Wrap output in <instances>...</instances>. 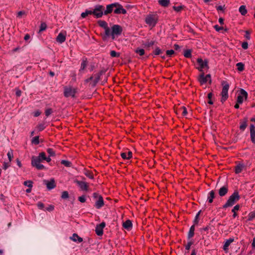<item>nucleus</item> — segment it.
<instances>
[{"instance_id":"obj_21","label":"nucleus","mask_w":255,"mask_h":255,"mask_svg":"<svg viewBox=\"0 0 255 255\" xmlns=\"http://www.w3.org/2000/svg\"><path fill=\"white\" fill-rule=\"evenodd\" d=\"M70 239L75 242L79 243L83 242V239L75 233L72 235V236L70 237Z\"/></svg>"},{"instance_id":"obj_58","label":"nucleus","mask_w":255,"mask_h":255,"mask_svg":"<svg viewBox=\"0 0 255 255\" xmlns=\"http://www.w3.org/2000/svg\"><path fill=\"white\" fill-rule=\"evenodd\" d=\"M54 206L52 205H49L47 208H46V210L48 211H52L54 210Z\"/></svg>"},{"instance_id":"obj_60","label":"nucleus","mask_w":255,"mask_h":255,"mask_svg":"<svg viewBox=\"0 0 255 255\" xmlns=\"http://www.w3.org/2000/svg\"><path fill=\"white\" fill-rule=\"evenodd\" d=\"M9 166V163H6V162L3 163V168L4 170H6Z\"/></svg>"},{"instance_id":"obj_56","label":"nucleus","mask_w":255,"mask_h":255,"mask_svg":"<svg viewBox=\"0 0 255 255\" xmlns=\"http://www.w3.org/2000/svg\"><path fill=\"white\" fill-rule=\"evenodd\" d=\"M242 47L244 49H247L248 48V43L247 42H244L242 44Z\"/></svg>"},{"instance_id":"obj_46","label":"nucleus","mask_w":255,"mask_h":255,"mask_svg":"<svg viewBox=\"0 0 255 255\" xmlns=\"http://www.w3.org/2000/svg\"><path fill=\"white\" fill-rule=\"evenodd\" d=\"M154 44V41H150L146 42V43H145L144 44V45L145 47H149L152 46Z\"/></svg>"},{"instance_id":"obj_49","label":"nucleus","mask_w":255,"mask_h":255,"mask_svg":"<svg viewBox=\"0 0 255 255\" xmlns=\"http://www.w3.org/2000/svg\"><path fill=\"white\" fill-rule=\"evenodd\" d=\"M173 9L177 11V12H179L181 10V9L183 8V6L182 5H180V6H174L173 7Z\"/></svg>"},{"instance_id":"obj_62","label":"nucleus","mask_w":255,"mask_h":255,"mask_svg":"<svg viewBox=\"0 0 255 255\" xmlns=\"http://www.w3.org/2000/svg\"><path fill=\"white\" fill-rule=\"evenodd\" d=\"M24 14H25V12L24 11H19L17 13V16L20 17Z\"/></svg>"},{"instance_id":"obj_26","label":"nucleus","mask_w":255,"mask_h":255,"mask_svg":"<svg viewBox=\"0 0 255 255\" xmlns=\"http://www.w3.org/2000/svg\"><path fill=\"white\" fill-rule=\"evenodd\" d=\"M240 206L239 204H237L232 209V212L233 213V217L234 218H236L238 216L237 212L240 210Z\"/></svg>"},{"instance_id":"obj_30","label":"nucleus","mask_w":255,"mask_h":255,"mask_svg":"<svg viewBox=\"0 0 255 255\" xmlns=\"http://www.w3.org/2000/svg\"><path fill=\"white\" fill-rule=\"evenodd\" d=\"M247 127V120L245 119L244 121H242L240 123V128L241 130L244 131Z\"/></svg>"},{"instance_id":"obj_25","label":"nucleus","mask_w":255,"mask_h":255,"mask_svg":"<svg viewBox=\"0 0 255 255\" xmlns=\"http://www.w3.org/2000/svg\"><path fill=\"white\" fill-rule=\"evenodd\" d=\"M46 185L47 188L49 190L54 188L56 186L54 179H51L50 181H47Z\"/></svg>"},{"instance_id":"obj_55","label":"nucleus","mask_w":255,"mask_h":255,"mask_svg":"<svg viewBox=\"0 0 255 255\" xmlns=\"http://www.w3.org/2000/svg\"><path fill=\"white\" fill-rule=\"evenodd\" d=\"M38 208L39 209L42 210L44 208V205L42 202H38L37 204Z\"/></svg>"},{"instance_id":"obj_27","label":"nucleus","mask_w":255,"mask_h":255,"mask_svg":"<svg viewBox=\"0 0 255 255\" xmlns=\"http://www.w3.org/2000/svg\"><path fill=\"white\" fill-rule=\"evenodd\" d=\"M87 61L86 58H83L82 59V63L81 64V67L80 69V71L82 72V71L84 70L86 67L87 66Z\"/></svg>"},{"instance_id":"obj_18","label":"nucleus","mask_w":255,"mask_h":255,"mask_svg":"<svg viewBox=\"0 0 255 255\" xmlns=\"http://www.w3.org/2000/svg\"><path fill=\"white\" fill-rule=\"evenodd\" d=\"M115 6V3L108 4L106 6V9L104 11V14L107 15L111 13L113 10V8Z\"/></svg>"},{"instance_id":"obj_10","label":"nucleus","mask_w":255,"mask_h":255,"mask_svg":"<svg viewBox=\"0 0 255 255\" xmlns=\"http://www.w3.org/2000/svg\"><path fill=\"white\" fill-rule=\"evenodd\" d=\"M248 96V93L244 89H241L237 97V102L238 103V104H242L244 100L247 99Z\"/></svg>"},{"instance_id":"obj_64","label":"nucleus","mask_w":255,"mask_h":255,"mask_svg":"<svg viewBox=\"0 0 255 255\" xmlns=\"http://www.w3.org/2000/svg\"><path fill=\"white\" fill-rule=\"evenodd\" d=\"M252 246L253 248H255V237L253 238Z\"/></svg>"},{"instance_id":"obj_43","label":"nucleus","mask_w":255,"mask_h":255,"mask_svg":"<svg viewBox=\"0 0 255 255\" xmlns=\"http://www.w3.org/2000/svg\"><path fill=\"white\" fill-rule=\"evenodd\" d=\"M166 53L167 56L170 57L174 54V51L172 49L167 50L166 52Z\"/></svg>"},{"instance_id":"obj_50","label":"nucleus","mask_w":255,"mask_h":255,"mask_svg":"<svg viewBox=\"0 0 255 255\" xmlns=\"http://www.w3.org/2000/svg\"><path fill=\"white\" fill-rule=\"evenodd\" d=\"M78 200L81 203L85 202L86 200V196L85 195H82L81 196L79 197Z\"/></svg>"},{"instance_id":"obj_37","label":"nucleus","mask_w":255,"mask_h":255,"mask_svg":"<svg viewBox=\"0 0 255 255\" xmlns=\"http://www.w3.org/2000/svg\"><path fill=\"white\" fill-rule=\"evenodd\" d=\"M61 163L66 167H70L71 165V162L66 160H62Z\"/></svg>"},{"instance_id":"obj_17","label":"nucleus","mask_w":255,"mask_h":255,"mask_svg":"<svg viewBox=\"0 0 255 255\" xmlns=\"http://www.w3.org/2000/svg\"><path fill=\"white\" fill-rule=\"evenodd\" d=\"M121 156L124 159H129L132 157V153L130 151H127L121 153Z\"/></svg>"},{"instance_id":"obj_63","label":"nucleus","mask_w":255,"mask_h":255,"mask_svg":"<svg viewBox=\"0 0 255 255\" xmlns=\"http://www.w3.org/2000/svg\"><path fill=\"white\" fill-rule=\"evenodd\" d=\"M183 112H182V115L183 116H186L187 114V110H186V109L185 107H183Z\"/></svg>"},{"instance_id":"obj_61","label":"nucleus","mask_w":255,"mask_h":255,"mask_svg":"<svg viewBox=\"0 0 255 255\" xmlns=\"http://www.w3.org/2000/svg\"><path fill=\"white\" fill-rule=\"evenodd\" d=\"M192 242H190L187 243V244L185 246V249L186 250H189L190 249L191 246L192 245Z\"/></svg>"},{"instance_id":"obj_23","label":"nucleus","mask_w":255,"mask_h":255,"mask_svg":"<svg viewBox=\"0 0 255 255\" xmlns=\"http://www.w3.org/2000/svg\"><path fill=\"white\" fill-rule=\"evenodd\" d=\"M228 188L227 186L222 187L219 190V194L220 196H224L228 192Z\"/></svg>"},{"instance_id":"obj_32","label":"nucleus","mask_w":255,"mask_h":255,"mask_svg":"<svg viewBox=\"0 0 255 255\" xmlns=\"http://www.w3.org/2000/svg\"><path fill=\"white\" fill-rule=\"evenodd\" d=\"M236 66L238 71L241 72L244 69V64L242 62L237 63Z\"/></svg>"},{"instance_id":"obj_51","label":"nucleus","mask_w":255,"mask_h":255,"mask_svg":"<svg viewBox=\"0 0 255 255\" xmlns=\"http://www.w3.org/2000/svg\"><path fill=\"white\" fill-rule=\"evenodd\" d=\"M255 133V126L252 124L250 126V134Z\"/></svg>"},{"instance_id":"obj_53","label":"nucleus","mask_w":255,"mask_h":255,"mask_svg":"<svg viewBox=\"0 0 255 255\" xmlns=\"http://www.w3.org/2000/svg\"><path fill=\"white\" fill-rule=\"evenodd\" d=\"M52 113V111L51 109H48L45 111V114L46 116L47 117L50 116Z\"/></svg>"},{"instance_id":"obj_24","label":"nucleus","mask_w":255,"mask_h":255,"mask_svg":"<svg viewBox=\"0 0 255 255\" xmlns=\"http://www.w3.org/2000/svg\"><path fill=\"white\" fill-rule=\"evenodd\" d=\"M215 198V192L213 190L211 191L208 194L207 201L209 203L213 202V199Z\"/></svg>"},{"instance_id":"obj_48","label":"nucleus","mask_w":255,"mask_h":255,"mask_svg":"<svg viewBox=\"0 0 255 255\" xmlns=\"http://www.w3.org/2000/svg\"><path fill=\"white\" fill-rule=\"evenodd\" d=\"M161 53L162 51L159 47H156L154 51V54L156 55H159Z\"/></svg>"},{"instance_id":"obj_42","label":"nucleus","mask_w":255,"mask_h":255,"mask_svg":"<svg viewBox=\"0 0 255 255\" xmlns=\"http://www.w3.org/2000/svg\"><path fill=\"white\" fill-rule=\"evenodd\" d=\"M32 142L35 144H38L39 143V136H36L32 139Z\"/></svg>"},{"instance_id":"obj_40","label":"nucleus","mask_w":255,"mask_h":255,"mask_svg":"<svg viewBox=\"0 0 255 255\" xmlns=\"http://www.w3.org/2000/svg\"><path fill=\"white\" fill-rule=\"evenodd\" d=\"M110 55L112 57H118L120 56V54L114 50H112L110 52Z\"/></svg>"},{"instance_id":"obj_2","label":"nucleus","mask_w":255,"mask_h":255,"mask_svg":"<svg viewBox=\"0 0 255 255\" xmlns=\"http://www.w3.org/2000/svg\"><path fill=\"white\" fill-rule=\"evenodd\" d=\"M240 199V196L238 192H234L229 198L226 203L223 205V208H226L233 206L235 203Z\"/></svg>"},{"instance_id":"obj_13","label":"nucleus","mask_w":255,"mask_h":255,"mask_svg":"<svg viewBox=\"0 0 255 255\" xmlns=\"http://www.w3.org/2000/svg\"><path fill=\"white\" fill-rule=\"evenodd\" d=\"M116 8L114 10V13L116 14H126L127 10L123 7V6L118 2H115V6Z\"/></svg>"},{"instance_id":"obj_36","label":"nucleus","mask_w":255,"mask_h":255,"mask_svg":"<svg viewBox=\"0 0 255 255\" xmlns=\"http://www.w3.org/2000/svg\"><path fill=\"white\" fill-rule=\"evenodd\" d=\"M7 157H8V160H9V162L10 163L11 160H12V159L13 158V151L11 149H10L7 153Z\"/></svg>"},{"instance_id":"obj_15","label":"nucleus","mask_w":255,"mask_h":255,"mask_svg":"<svg viewBox=\"0 0 255 255\" xmlns=\"http://www.w3.org/2000/svg\"><path fill=\"white\" fill-rule=\"evenodd\" d=\"M75 183L78 185L81 190L84 191H88L89 186L87 182L83 181L75 180Z\"/></svg>"},{"instance_id":"obj_6","label":"nucleus","mask_w":255,"mask_h":255,"mask_svg":"<svg viewBox=\"0 0 255 255\" xmlns=\"http://www.w3.org/2000/svg\"><path fill=\"white\" fill-rule=\"evenodd\" d=\"M98 23L100 26L104 29L105 33L103 36V39L104 41H107V36L109 35L110 32V27H108V24L105 21L100 20Z\"/></svg>"},{"instance_id":"obj_29","label":"nucleus","mask_w":255,"mask_h":255,"mask_svg":"<svg viewBox=\"0 0 255 255\" xmlns=\"http://www.w3.org/2000/svg\"><path fill=\"white\" fill-rule=\"evenodd\" d=\"M158 3L162 6L166 7L170 3V0H159Z\"/></svg>"},{"instance_id":"obj_45","label":"nucleus","mask_w":255,"mask_h":255,"mask_svg":"<svg viewBox=\"0 0 255 255\" xmlns=\"http://www.w3.org/2000/svg\"><path fill=\"white\" fill-rule=\"evenodd\" d=\"M69 197V194L67 191H63L62 193L61 198L62 199H67Z\"/></svg>"},{"instance_id":"obj_41","label":"nucleus","mask_w":255,"mask_h":255,"mask_svg":"<svg viewBox=\"0 0 255 255\" xmlns=\"http://www.w3.org/2000/svg\"><path fill=\"white\" fill-rule=\"evenodd\" d=\"M37 157L42 161L43 160H44L46 159V156L44 152H41L39 154V155Z\"/></svg>"},{"instance_id":"obj_38","label":"nucleus","mask_w":255,"mask_h":255,"mask_svg":"<svg viewBox=\"0 0 255 255\" xmlns=\"http://www.w3.org/2000/svg\"><path fill=\"white\" fill-rule=\"evenodd\" d=\"M23 184L30 188L32 187L33 182L30 180H27L24 182Z\"/></svg>"},{"instance_id":"obj_28","label":"nucleus","mask_w":255,"mask_h":255,"mask_svg":"<svg viewBox=\"0 0 255 255\" xmlns=\"http://www.w3.org/2000/svg\"><path fill=\"white\" fill-rule=\"evenodd\" d=\"M194 231H195V226L194 225H192L189 230V231L188 232V238L189 239H190L192 238L194 235Z\"/></svg>"},{"instance_id":"obj_3","label":"nucleus","mask_w":255,"mask_h":255,"mask_svg":"<svg viewBox=\"0 0 255 255\" xmlns=\"http://www.w3.org/2000/svg\"><path fill=\"white\" fill-rule=\"evenodd\" d=\"M222 85L223 86L221 92V102L223 103L228 98V90L229 89V84L227 81H223L222 82Z\"/></svg>"},{"instance_id":"obj_16","label":"nucleus","mask_w":255,"mask_h":255,"mask_svg":"<svg viewBox=\"0 0 255 255\" xmlns=\"http://www.w3.org/2000/svg\"><path fill=\"white\" fill-rule=\"evenodd\" d=\"M66 40V34L60 32L58 34L56 37V41L59 43H63Z\"/></svg>"},{"instance_id":"obj_57","label":"nucleus","mask_w":255,"mask_h":255,"mask_svg":"<svg viewBox=\"0 0 255 255\" xmlns=\"http://www.w3.org/2000/svg\"><path fill=\"white\" fill-rule=\"evenodd\" d=\"M214 28L216 29L217 31H220V30L223 29V27L221 26H219L218 25H215L214 26Z\"/></svg>"},{"instance_id":"obj_1","label":"nucleus","mask_w":255,"mask_h":255,"mask_svg":"<svg viewBox=\"0 0 255 255\" xmlns=\"http://www.w3.org/2000/svg\"><path fill=\"white\" fill-rule=\"evenodd\" d=\"M122 32L123 28L121 26L118 24L113 25L111 28H110V32L107 36V40L110 37L112 40H115L117 37L121 35Z\"/></svg>"},{"instance_id":"obj_20","label":"nucleus","mask_w":255,"mask_h":255,"mask_svg":"<svg viewBox=\"0 0 255 255\" xmlns=\"http://www.w3.org/2000/svg\"><path fill=\"white\" fill-rule=\"evenodd\" d=\"M234 239L230 238L226 241L223 246V250L227 253L228 251V248L232 243L234 242Z\"/></svg>"},{"instance_id":"obj_52","label":"nucleus","mask_w":255,"mask_h":255,"mask_svg":"<svg viewBox=\"0 0 255 255\" xmlns=\"http://www.w3.org/2000/svg\"><path fill=\"white\" fill-rule=\"evenodd\" d=\"M37 128L39 131H42L45 128V126L43 124H40L37 126Z\"/></svg>"},{"instance_id":"obj_59","label":"nucleus","mask_w":255,"mask_h":255,"mask_svg":"<svg viewBox=\"0 0 255 255\" xmlns=\"http://www.w3.org/2000/svg\"><path fill=\"white\" fill-rule=\"evenodd\" d=\"M251 138L253 143H255V133L250 134Z\"/></svg>"},{"instance_id":"obj_33","label":"nucleus","mask_w":255,"mask_h":255,"mask_svg":"<svg viewBox=\"0 0 255 255\" xmlns=\"http://www.w3.org/2000/svg\"><path fill=\"white\" fill-rule=\"evenodd\" d=\"M135 52L138 54H139L140 56H142L144 54L145 51L142 48H137L135 49Z\"/></svg>"},{"instance_id":"obj_11","label":"nucleus","mask_w":255,"mask_h":255,"mask_svg":"<svg viewBox=\"0 0 255 255\" xmlns=\"http://www.w3.org/2000/svg\"><path fill=\"white\" fill-rule=\"evenodd\" d=\"M104 6L101 5H97L95 6L93 10H92V14H94L97 18L101 17L103 14Z\"/></svg>"},{"instance_id":"obj_4","label":"nucleus","mask_w":255,"mask_h":255,"mask_svg":"<svg viewBox=\"0 0 255 255\" xmlns=\"http://www.w3.org/2000/svg\"><path fill=\"white\" fill-rule=\"evenodd\" d=\"M198 66L196 68L200 71L203 72L204 69H208V61L207 60H203L202 58H199L197 60Z\"/></svg>"},{"instance_id":"obj_12","label":"nucleus","mask_w":255,"mask_h":255,"mask_svg":"<svg viewBox=\"0 0 255 255\" xmlns=\"http://www.w3.org/2000/svg\"><path fill=\"white\" fill-rule=\"evenodd\" d=\"M145 21L148 25L154 27L157 23V18L155 15L149 14L145 18Z\"/></svg>"},{"instance_id":"obj_44","label":"nucleus","mask_w":255,"mask_h":255,"mask_svg":"<svg viewBox=\"0 0 255 255\" xmlns=\"http://www.w3.org/2000/svg\"><path fill=\"white\" fill-rule=\"evenodd\" d=\"M48 153L50 156H54L55 155V152L52 148H48L47 150Z\"/></svg>"},{"instance_id":"obj_54","label":"nucleus","mask_w":255,"mask_h":255,"mask_svg":"<svg viewBox=\"0 0 255 255\" xmlns=\"http://www.w3.org/2000/svg\"><path fill=\"white\" fill-rule=\"evenodd\" d=\"M85 174L86 176H87L90 179H93L94 178L93 174L89 171L85 172Z\"/></svg>"},{"instance_id":"obj_39","label":"nucleus","mask_w":255,"mask_h":255,"mask_svg":"<svg viewBox=\"0 0 255 255\" xmlns=\"http://www.w3.org/2000/svg\"><path fill=\"white\" fill-rule=\"evenodd\" d=\"M46 28H47L46 24L44 22L41 23L40 24V26L39 32H41V31L45 30L46 29Z\"/></svg>"},{"instance_id":"obj_35","label":"nucleus","mask_w":255,"mask_h":255,"mask_svg":"<svg viewBox=\"0 0 255 255\" xmlns=\"http://www.w3.org/2000/svg\"><path fill=\"white\" fill-rule=\"evenodd\" d=\"M184 56L186 58H190L191 57V50L190 49L186 50L184 51Z\"/></svg>"},{"instance_id":"obj_9","label":"nucleus","mask_w":255,"mask_h":255,"mask_svg":"<svg viewBox=\"0 0 255 255\" xmlns=\"http://www.w3.org/2000/svg\"><path fill=\"white\" fill-rule=\"evenodd\" d=\"M198 79L201 85L205 84L207 82H209L210 83H211L212 81L211 75L207 74L205 75L203 72L200 74Z\"/></svg>"},{"instance_id":"obj_7","label":"nucleus","mask_w":255,"mask_h":255,"mask_svg":"<svg viewBox=\"0 0 255 255\" xmlns=\"http://www.w3.org/2000/svg\"><path fill=\"white\" fill-rule=\"evenodd\" d=\"M93 197L97 199L95 203L96 208L98 209L101 208L104 205V201L102 196L97 193H93Z\"/></svg>"},{"instance_id":"obj_5","label":"nucleus","mask_w":255,"mask_h":255,"mask_svg":"<svg viewBox=\"0 0 255 255\" xmlns=\"http://www.w3.org/2000/svg\"><path fill=\"white\" fill-rule=\"evenodd\" d=\"M76 93V89L71 86H65L64 88V96L66 98H74Z\"/></svg>"},{"instance_id":"obj_8","label":"nucleus","mask_w":255,"mask_h":255,"mask_svg":"<svg viewBox=\"0 0 255 255\" xmlns=\"http://www.w3.org/2000/svg\"><path fill=\"white\" fill-rule=\"evenodd\" d=\"M41 160L37 156H33L31 159V165L38 170L45 168V166L40 163Z\"/></svg>"},{"instance_id":"obj_14","label":"nucleus","mask_w":255,"mask_h":255,"mask_svg":"<svg viewBox=\"0 0 255 255\" xmlns=\"http://www.w3.org/2000/svg\"><path fill=\"white\" fill-rule=\"evenodd\" d=\"M106 226V224L105 222H102L101 224H98L96 226L95 229V232L96 234L101 236L103 234V229Z\"/></svg>"},{"instance_id":"obj_47","label":"nucleus","mask_w":255,"mask_h":255,"mask_svg":"<svg viewBox=\"0 0 255 255\" xmlns=\"http://www.w3.org/2000/svg\"><path fill=\"white\" fill-rule=\"evenodd\" d=\"M200 213V211L198 212L195 217V219L194 220V223L195 224H197L198 223L199 216Z\"/></svg>"},{"instance_id":"obj_31","label":"nucleus","mask_w":255,"mask_h":255,"mask_svg":"<svg viewBox=\"0 0 255 255\" xmlns=\"http://www.w3.org/2000/svg\"><path fill=\"white\" fill-rule=\"evenodd\" d=\"M239 11L242 15H245L247 13V10L246 9V6L243 5H241L239 7Z\"/></svg>"},{"instance_id":"obj_22","label":"nucleus","mask_w":255,"mask_h":255,"mask_svg":"<svg viewBox=\"0 0 255 255\" xmlns=\"http://www.w3.org/2000/svg\"><path fill=\"white\" fill-rule=\"evenodd\" d=\"M132 225L131 222L129 220L124 222L123 224V227L127 230H130L132 228Z\"/></svg>"},{"instance_id":"obj_34","label":"nucleus","mask_w":255,"mask_h":255,"mask_svg":"<svg viewBox=\"0 0 255 255\" xmlns=\"http://www.w3.org/2000/svg\"><path fill=\"white\" fill-rule=\"evenodd\" d=\"M92 14V10H86L85 12H82L81 14V16L82 18L86 17L87 15L89 14Z\"/></svg>"},{"instance_id":"obj_19","label":"nucleus","mask_w":255,"mask_h":255,"mask_svg":"<svg viewBox=\"0 0 255 255\" xmlns=\"http://www.w3.org/2000/svg\"><path fill=\"white\" fill-rule=\"evenodd\" d=\"M245 166L243 163L237 164L235 168V172L236 174L240 173L245 168Z\"/></svg>"}]
</instances>
